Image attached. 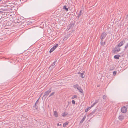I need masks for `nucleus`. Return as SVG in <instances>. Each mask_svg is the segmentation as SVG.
Returning a JSON list of instances; mask_svg holds the SVG:
<instances>
[{
  "mask_svg": "<svg viewBox=\"0 0 128 128\" xmlns=\"http://www.w3.org/2000/svg\"><path fill=\"white\" fill-rule=\"evenodd\" d=\"M52 90L51 88H50L47 91L44 93L43 96V97L46 98L47 96L51 92Z\"/></svg>",
  "mask_w": 128,
  "mask_h": 128,
  "instance_id": "nucleus-1",
  "label": "nucleus"
},
{
  "mask_svg": "<svg viewBox=\"0 0 128 128\" xmlns=\"http://www.w3.org/2000/svg\"><path fill=\"white\" fill-rule=\"evenodd\" d=\"M120 48H117L116 47H115L112 50V52L113 53H117L120 51Z\"/></svg>",
  "mask_w": 128,
  "mask_h": 128,
  "instance_id": "nucleus-2",
  "label": "nucleus"
},
{
  "mask_svg": "<svg viewBox=\"0 0 128 128\" xmlns=\"http://www.w3.org/2000/svg\"><path fill=\"white\" fill-rule=\"evenodd\" d=\"M128 110L127 107L125 106H123L122 107L121 109V112L122 113H125Z\"/></svg>",
  "mask_w": 128,
  "mask_h": 128,
  "instance_id": "nucleus-3",
  "label": "nucleus"
},
{
  "mask_svg": "<svg viewBox=\"0 0 128 128\" xmlns=\"http://www.w3.org/2000/svg\"><path fill=\"white\" fill-rule=\"evenodd\" d=\"M126 43V41L125 40H121L120 42L117 45L118 47H119L122 46Z\"/></svg>",
  "mask_w": 128,
  "mask_h": 128,
  "instance_id": "nucleus-4",
  "label": "nucleus"
},
{
  "mask_svg": "<svg viewBox=\"0 0 128 128\" xmlns=\"http://www.w3.org/2000/svg\"><path fill=\"white\" fill-rule=\"evenodd\" d=\"M107 34V33L105 32H103L101 35V39H102H102H104L105 38Z\"/></svg>",
  "mask_w": 128,
  "mask_h": 128,
  "instance_id": "nucleus-5",
  "label": "nucleus"
},
{
  "mask_svg": "<svg viewBox=\"0 0 128 128\" xmlns=\"http://www.w3.org/2000/svg\"><path fill=\"white\" fill-rule=\"evenodd\" d=\"M57 61H55L50 66L49 68H50L51 70H52L55 67V65L56 62Z\"/></svg>",
  "mask_w": 128,
  "mask_h": 128,
  "instance_id": "nucleus-6",
  "label": "nucleus"
},
{
  "mask_svg": "<svg viewBox=\"0 0 128 128\" xmlns=\"http://www.w3.org/2000/svg\"><path fill=\"white\" fill-rule=\"evenodd\" d=\"M83 13V12H82V10H80L78 14L76 16V17L78 19H79L81 16L82 15Z\"/></svg>",
  "mask_w": 128,
  "mask_h": 128,
  "instance_id": "nucleus-7",
  "label": "nucleus"
},
{
  "mask_svg": "<svg viewBox=\"0 0 128 128\" xmlns=\"http://www.w3.org/2000/svg\"><path fill=\"white\" fill-rule=\"evenodd\" d=\"M124 116L122 115H120L118 117V119L120 121L122 120L124 118Z\"/></svg>",
  "mask_w": 128,
  "mask_h": 128,
  "instance_id": "nucleus-8",
  "label": "nucleus"
},
{
  "mask_svg": "<svg viewBox=\"0 0 128 128\" xmlns=\"http://www.w3.org/2000/svg\"><path fill=\"white\" fill-rule=\"evenodd\" d=\"M73 87L75 89H77V90H78V88H79L80 87L78 84H76L75 85H74L73 86Z\"/></svg>",
  "mask_w": 128,
  "mask_h": 128,
  "instance_id": "nucleus-9",
  "label": "nucleus"
},
{
  "mask_svg": "<svg viewBox=\"0 0 128 128\" xmlns=\"http://www.w3.org/2000/svg\"><path fill=\"white\" fill-rule=\"evenodd\" d=\"M86 115H84V116L82 118V120L80 121V123H82L84 121V120H85V118H86Z\"/></svg>",
  "mask_w": 128,
  "mask_h": 128,
  "instance_id": "nucleus-10",
  "label": "nucleus"
},
{
  "mask_svg": "<svg viewBox=\"0 0 128 128\" xmlns=\"http://www.w3.org/2000/svg\"><path fill=\"white\" fill-rule=\"evenodd\" d=\"M120 56L119 54H117L115 55L114 56V58L116 59H119V57H120Z\"/></svg>",
  "mask_w": 128,
  "mask_h": 128,
  "instance_id": "nucleus-11",
  "label": "nucleus"
},
{
  "mask_svg": "<svg viewBox=\"0 0 128 128\" xmlns=\"http://www.w3.org/2000/svg\"><path fill=\"white\" fill-rule=\"evenodd\" d=\"M103 40L104 39H102H102H101L100 44L102 46H104L105 44V42L103 41Z\"/></svg>",
  "mask_w": 128,
  "mask_h": 128,
  "instance_id": "nucleus-12",
  "label": "nucleus"
},
{
  "mask_svg": "<svg viewBox=\"0 0 128 128\" xmlns=\"http://www.w3.org/2000/svg\"><path fill=\"white\" fill-rule=\"evenodd\" d=\"M68 122H66L65 123L63 124V126L64 127H66V125H68Z\"/></svg>",
  "mask_w": 128,
  "mask_h": 128,
  "instance_id": "nucleus-13",
  "label": "nucleus"
},
{
  "mask_svg": "<svg viewBox=\"0 0 128 128\" xmlns=\"http://www.w3.org/2000/svg\"><path fill=\"white\" fill-rule=\"evenodd\" d=\"M54 115L55 117H58V114L56 111H55L54 112Z\"/></svg>",
  "mask_w": 128,
  "mask_h": 128,
  "instance_id": "nucleus-14",
  "label": "nucleus"
},
{
  "mask_svg": "<svg viewBox=\"0 0 128 128\" xmlns=\"http://www.w3.org/2000/svg\"><path fill=\"white\" fill-rule=\"evenodd\" d=\"M67 114V113L65 112H63L62 114V116L64 117L66 116Z\"/></svg>",
  "mask_w": 128,
  "mask_h": 128,
  "instance_id": "nucleus-15",
  "label": "nucleus"
},
{
  "mask_svg": "<svg viewBox=\"0 0 128 128\" xmlns=\"http://www.w3.org/2000/svg\"><path fill=\"white\" fill-rule=\"evenodd\" d=\"M78 90H79L80 93H82L83 92V90L81 88V87H80L79 88H78Z\"/></svg>",
  "mask_w": 128,
  "mask_h": 128,
  "instance_id": "nucleus-16",
  "label": "nucleus"
},
{
  "mask_svg": "<svg viewBox=\"0 0 128 128\" xmlns=\"http://www.w3.org/2000/svg\"><path fill=\"white\" fill-rule=\"evenodd\" d=\"M58 46V44H56L52 48L54 50Z\"/></svg>",
  "mask_w": 128,
  "mask_h": 128,
  "instance_id": "nucleus-17",
  "label": "nucleus"
},
{
  "mask_svg": "<svg viewBox=\"0 0 128 128\" xmlns=\"http://www.w3.org/2000/svg\"><path fill=\"white\" fill-rule=\"evenodd\" d=\"M68 8H66V6H63V8L65 10H66V11L68 10Z\"/></svg>",
  "mask_w": 128,
  "mask_h": 128,
  "instance_id": "nucleus-18",
  "label": "nucleus"
},
{
  "mask_svg": "<svg viewBox=\"0 0 128 128\" xmlns=\"http://www.w3.org/2000/svg\"><path fill=\"white\" fill-rule=\"evenodd\" d=\"M69 35H67L64 38V40H66L67 38L69 37Z\"/></svg>",
  "mask_w": 128,
  "mask_h": 128,
  "instance_id": "nucleus-19",
  "label": "nucleus"
},
{
  "mask_svg": "<svg viewBox=\"0 0 128 128\" xmlns=\"http://www.w3.org/2000/svg\"><path fill=\"white\" fill-rule=\"evenodd\" d=\"M80 74V76H81V77L82 78H84V77L83 76H82L84 74V73H83V72H82V73H80V72H78V74Z\"/></svg>",
  "mask_w": 128,
  "mask_h": 128,
  "instance_id": "nucleus-20",
  "label": "nucleus"
},
{
  "mask_svg": "<svg viewBox=\"0 0 128 128\" xmlns=\"http://www.w3.org/2000/svg\"><path fill=\"white\" fill-rule=\"evenodd\" d=\"M54 93H55L54 92H52L51 94H50L49 96L48 97H50V96H51L54 95Z\"/></svg>",
  "mask_w": 128,
  "mask_h": 128,
  "instance_id": "nucleus-21",
  "label": "nucleus"
},
{
  "mask_svg": "<svg viewBox=\"0 0 128 128\" xmlns=\"http://www.w3.org/2000/svg\"><path fill=\"white\" fill-rule=\"evenodd\" d=\"M77 97V96L76 95L73 96L72 98V99H74L75 98H76Z\"/></svg>",
  "mask_w": 128,
  "mask_h": 128,
  "instance_id": "nucleus-22",
  "label": "nucleus"
},
{
  "mask_svg": "<svg viewBox=\"0 0 128 128\" xmlns=\"http://www.w3.org/2000/svg\"><path fill=\"white\" fill-rule=\"evenodd\" d=\"M90 107H88V108H86L85 110V112H87V111H88V109H90Z\"/></svg>",
  "mask_w": 128,
  "mask_h": 128,
  "instance_id": "nucleus-23",
  "label": "nucleus"
},
{
  "mask_svg": "<svg viewBox=\"0 0 128 128\" xmlns=\"http://www.w3.org/2000/svg\"><path fill=\"white\" fill-rule=\"evenodd\" d=\"M54 50V49H53L52 48L50 50L49 52H50L51 53L53 52Z\"/></svg>",
  "mask_w": 128,
  "mask_h": 128,
  "instance_id": "nucleus-24",
  "label": "nucleus"
},
{
  "mask_svg": "<svg viewBox=\"0 0 128 128\" xmlns=\"http://www.w3.org/2000/svg\"><path fill=\"white\" fill-rule=\"evenodd\" d=\"M102 97L104 100H106V96L105 95H104Z\"/></svg>",
  "mask_w": 128,
  "mask_h": 128,
  "instance_id": "nucleus-25",
  "label": "nucleus"
},
{
  "mask_svg": "<svg viewBox=\"0 0 128 128\" xmlns=\"http://www.w3.org/2000/svg\"><path fill=\"white\" fill-rule=\"evenodd\" d=\"M38 99H38L36 101V103H35L34 105V107H35L36 106V103H37L38 102Z\"/></svg>",
  "mask_w": 128,
  "mask_h": 128,
  "instance_id": "nucleus-26",
  "label": "nucleus"
},
{
  "mask_svg": "<svg viewBox=\"0 0 128 128\" xmlns=\"http://www.w3.org/2000/svg\"><path fill=\"white\" fill-rule=\"evenodd\" d=\"M98 102V100H95V102L94 103L95 104L97 103Z\"/></svg>",
  "mask_w": 128,
  "mask_h": 128,
  "instance_id": "nucleus-27",
  "label": "nucleus"
},
{
  "mask_svg": "<svg viewBox=\"0 0 128 128\" xmlns=\"http://www.w3.org/2000/svg\"><path fill=\"white\" fill-rule=\"evenodd\" d=\"M113 74L114 75V76H115L116 74V71H114L113 72Z\"/></svg>",
  "mask_w": 128,
  "mask_h": 128,
  "instance_id": "nucleus-28",
  "label": "nucleus"
},
{
  "mask_svg": "<svg viewBox=\"0 0 128 128\" xmlns=\"http://www.w3.org/2000/svg\"><path fill=\"white\" fill-rule=\"evenodd\" d=\"M128 47V42L124 48L125 49H126Z\"/></svg>",
  "mask_w": 128,
  "mask_h": 128,
  "instance_id": "nucleus-29",
  "label": "nucleus"
},
{
  "mask_svg": "<svg viewBox=\"0 0 128 128\" xmlns=\"http://www.w3.org/2000/svg\"><path fill=\"white\" fill-rule=\"evenodd\" d=\"M72 104H75V101H74V100H72Z\"/></svg>",
  "mask_w": 128,
  "mask_h": 128,
  "instance_id": "nucleus-30",
  "label": "nucleus"
},
{
  "mask_svg": "<svg viewBox=\"0 0 128 128\" xmlns=\"http://www.w3.org/2000/svg\"><path fill=\"white\" fill-rule=\"evenodd\" d=\"M95 105V104L94 103H93V104H92L91 105V106L90 108H91L93 106Z\"/></svg>",
  "mask_w": 128,
  "mask_h": 128,
  "instance_id": "nucleus-31",
  "label": "nucleus"
},
{
  "mask_svg": "<svg viewBox=\"0 0 128 128\" xmlns=\"http://www.w3.org/2000/svg\"><path fill=\"white\" fill-rule=\"evenodd\" d=\"M95 110H94L91 113V114H93L95 112Z\"/></svg>",
  "mask_w": 128,
  "mask_h": 128,
  "instance_id": "nucleus-32",
  "label": "nucleus"
},
{
  "mask_svg": "<svg viewBox=\"0 0 128 128\" xmlns=\"http://www.w3.org/2000/svg\"><path fill=\"white\" fill-rule=\"evenodd\" d=\"M61 125V124H59V123H58V124H57V126H60Z\"/></svg>",
  "mask_w": 128,
  "mask_h": 128,
  "instance_id": "nucleus-33",
  "label": "nucleus"
},
{
  "mask_svg": "<svg viewBox=\"0 0 128 128\" xmlns=\"http://www.w3.org/2000/svg\"><path fill=\"white\" fill-rule=\"evenodd\" d=\"M2 13H3V12H2L0 11V14H2Z\"/></svg>",
  "mask_w": 128,
  "mask_h": 128,
  "instance_id": "nucleus-34",
  "label": "nucleus"
},
{
  "mask_svg": "<svg viewBox=\"0 0 128 128\" xmlns=\"http://www.w3.org/2000/svg\"><path fill=\"white\" fill-rule=\"evenodd\" d=\"M126 107H127L128 110V104H127V105L126 106Z\"/></svg>",
  "mask_w": 128,
  "mask_h": 128,
  "instance_id": "nucleus-35",
  "label": "nucleus"
},
{
  "mask_svg": "<svg viewBox=\"0 0 128 128\" xmlns=\"http://www.w3.org/2000/svg\"><path fill=\"white\" fill-rule=\"evenodd\" d=\"M99 86V85H98V86H97L98 87V86Z\"/></svg>",
  "mask_w": 128,
  "mask_h": 128,
  "instance_id": "nucleus-36",
  "label": "nucleus"
}]
</instances>
